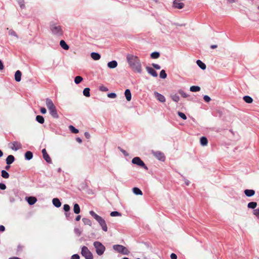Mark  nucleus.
Masks as SVG:
<instances>
[{
	"instance_id": "a878e982",
	"label": "nucleus",
	"mask_w": 259,
	"mask_h": 259,
	"mask_svg": "<svg viewBox=\"0 0 259 259\" xmlns=\"http://www.w3.org/2000/svg\"><path fill=\"white\" fill-rule=\"evenodd\" d=\"M243 100L245 102L248 104H250L253 102V99L249 96H244L243 97Z\"/></svg>"
},
{
	"instance_id": "bb28decb",
	"label": "nucleus",
	"mask_w": 259,
	"mask_h": 259,
	"mask_svg": "<svg viewBox=\"0 0 259 259\" xmlns=\"http://www.w3.org/2000/svg\"><path fill=\"white\" fill-rule=\"evenodd\" d=\"M73 211L75 214H79L80 212L79 205L77 203H75L73 205Z\"/></svg>"
},
{
	"instance_id": "20e7f679",
	"label": "nucleus",
	"mask_w": 259,
	"mask_h": 259,
	"mask_svg": "<svg viewBox=\"0 0 259 259\" xmlns=\"http://www.w3.org/2000/svg\"><path fill=\"white\" fill-rule=\"evenodd\" d=\"M93 245L96 249V252L98 255H102L105 251V246L99 241H95Z\"/></svg>"
},
{
	"instance_id": "5701e85b",
	"label": "nucleus",
	"mask_w": 259,
	"mask_h": 259,
	"mask_svg": "<svg viewBox=\"0 0 259 259\" xmlns=\"http://www.w3.org/2000/svg\"><path fill=\"white\" fill-rule=\"evenodd\" d=\"M60 45L62 49L65 50H68L69 49V46L66 44L64 40H61L60 41Z\"/></svg>"
},
{
	"instance_id": "6e6d98bb",
	"label": "nucleus",
	"mask_w": 259,
	"mask_h": 259,
	"mask_svg": "<svg viewBox=\"0 0 259 259\" xmlns=\"http://www.w3.org/2000/svg\"><path fill=\"white\" fill-rule=\"evenodd\" d=\"M203 99L207 103H208L211 100V98L207 95H204L203 96Z\"/></svg>"
},
{
	"instance_id": "e433bc0d",
	"label": "nucleus",
	"mask_w": 259,
	"mask_h": 259,
	"mask_svg": "<svg viewBox=\"0 0 259 259\" xmlns=\"http://www.w3.org/2000/svg\"><path fill=\"white\" fill-rule=\"evenodd\" d=\"M1 176L4 179H8L10 175L6 170L3 169L1 171Z\"/></svg>"
},
{
	"instance_id": "473e14b6",
	"label": "nucleus",
	"mask_w": 259,
	"mask_h": 259,
	"mask_svg": "<svg viewBox=\"0 0 259 259\" xmlns=\"http://www.w3.org/2000/svg\"><path fill=\"white\" fill-rule=\"evenodd\" d=\"M257 206V203L256 202L252 201L250 202L247 204V207L249 208L254 209Z\"/></svg>"
},
{
	"instance_id": "c85d7f7f",
	"label": "nucleus",
	"mask_w": 259,
	"mask_h": 259,
	"mask_svg": "<svg viewBox=\"0 0 259 259\" xmlns=\"http://www.w3.org/2000/svg\"><path fill=\"white\" fill-rule=\"evenodd\" d=\"M35 119L36 121L39 123L42 124L45 122V118L41 115H37L36 116Z\"/></svg>"
},
{
	"instance_id": "dca6fc26",
	"label": "nucleus",
	"mask_w": 259,
	"mask_h": 259,
	"mask_svg": "<svg viewBox=\"0 0 259 259\" xmlns=\"http://www.w3.org/2000/svg\"><path fill=\"white\" fill-rule=\"evenodd\" d=\"M244 193L247 197H252L255 194V191L253 189H246Z\"/></svg>"
},
{
	"instance_id": "c9c22d12",
	"label": "nucleus",
	"mask_w": 259,
	"mask_h": 259,
	"mask_svg": "<svg viewBox=\"0 0 259 259\" xmlns=\"http://www.w3.org/2000/svg\"><path fill=\"white\" fill-rule=\"evenodd\" d=\"M82 221L85 225L91 226L92 225V223L89 219L84 218L82 219Z\"/></svg>"
},
{
	"instance_id": "2f4dec72",
	"label": "nucleus",
	"mask_w": 259,
	"mask_h": 259,
	"mask_svg": "<svg viewBox=\"0 0 259 259\" xmlns=\"http://www.w3.org/2000/svg\"><path fill=\"white\" fill-rule=\"evenodd\" d=\"M83 95L86 97H90V89L89 88L84 89L83 91Z\"/></svg>"
},
{
	"instance_id": "6ab92c4d",
	"label": "nucleus",
	"mask_w": 259,
	"mask_h": 259,
	"mask_svg": "<svg viewBox=\"0 0 259 259\" xmlns=\"http://www.w3.org/2000/svg\"><path fill=\"white\" fill-rule=\"evenodd\" d=\"M53 204L56 207L59 208L61 206V202L59 198H54L52 200Z\"/></svg>"
},
{
	"instance_id": "7c9ffc66",
	"label": "nucleus",
	"mask_w": 259,
	"mask_h": 259,
	"mask_svg": "<svg viewBox=\"0 0 259 259\" xmlns=\"http://www.w3.org/2000/svg\"><path fill=\"white\" fill-rule=\"evenodd\" d=\"M190 91L192 92H197L200 91V88L197 85H192L190 88Z\"/></svg>"
},
{
	"instance_id": "8fccbe9b",
	"label": "nucleus",
	"mask_w": 259,
	"mask_h": 259,
	"mask_svg": "<svg viewBox=\"0 0 259 259\" xmlns=\"http://www.w3.org/2000/svg\"><path fill=\"white\" fill-rule=\"evenodd\" d=\"M9 34L12 36H15L16 38H18V36L15 31L13 29H10L9 31Z\"/></svg>"
},
{
	"instance_id": "603ef678",
	"label": "nucleus",
	"mask_w": 259,
	"mask_h": 259,
	"mask_svg": "<svg viewBox=\"0 0 259 259\" xmlns=\"http://www.w3.org/2000/svg\"><path fill=\"white\" fill-rule=\"evenodd\" d=\"M117 95L114 93H110L107 94V97L109 98L114 99L116 97Z\"/></svg>"
},
{
	"instance_id": "c03bdc74",
	"label": "nucleus",
	"mask_w": 259,
	"mask_h": 259,
	"mask_svg": "<svg viewBox=\"0 0 259 259\" xmlns=\"http://www.w3.org/2000/svg\"><path fill=\"white\" fill-rule=\"evenodd\" d=\"M110 215L111 217H117V216H121V214L119 212L117 211H113L111 212Z\"/></svg>"
},
{
	"instance_id": "c756f323",
	"label": "nucleus",
	"mask_w": 259,
	"mask_h": 259,
	"mask_svg": "<svg viewBox=\"0 0 259 259\" xmlns=\"http://www.w3.org/2000/svg\"><path fill=\"white\" fill-rule=\"evenodd\" d=\"M200 144L202 146H206L208 143L207 139L205 137H202L200 140Z\"/></svg>"
},
{
	"instance_id": "6e6552de",
	"label": "nucleus",
	"mask_w": 259,
	"mask_h": 259,
	"mask_svg": "<svg viewBox=\"0 0 259 259\" xmlns=\"http://www.w3.org/2000/svg\"><path fill=\"white\" fill-rule=\"evenodd\" d=\"M152 154L154 156V157L157 158L158 160H160L161 161H164L165 159V157L164 155V153L159 151H152Z\"/></svg>"
},
{
	"instance_id": "f704fd0d",
	"label": "nucleus",
	"mask_w": 259,
	"mask_h": 259,
	"mask_svg": "<svg viewBox=\"0 0 259 259\" xmlns=\"http://www.w3.org/2000/svg\"><path fill=\"white\" fill-rule=\"evenodd\" d=\"M65 215L66 219L68 221H71L73 217V213H71L70 211L65 212Z\"/></svg>"
},
{
	"instance_id": "09e8293b",
	"label": "nucleus",
	"mask_w": 259,
	"mask_h": 259,
	"mask_svg": "<svg viewBox=\"0 0 259 259\" xmlns=\"http://www.w3.org/2000/svg\"><path fill=\"white\" fill-rule=\"evenodd\" d=\"M63 209L65 212L70 211V207L68 204H65L63 205Z\"/></svg>"
},
{
	"instance_id": "774afa93",
	"label": "nucleus",
	"mask_w": 259,
	"mask_h": 259,
	"mask_svg": "<svg viewBox=\"0 0 259 259\" xmlns=\"http://www.w3.org/2000/svg\"><path fill=\"white\" fill-rule=\"evenodd\" d=\"M184 180L185 181V183L187 186H188L190 184V181L187 179L184 178Z\"/></svg>"
},
{
	"instance_id": "338daca9",
	"label": "nucleus",
	"mask_w": 259,
	"mask_h": 259,
	"mask_svg": "<svg viewBox=\"0 0 259 259\" xmlns=\"http://www.w3.org/2000/svg\"><path fill=\"white\" fill-rule=\"evenodd\" d=\"M5 230V227L3 225H0V232H4Z\"/></svg>"
},
{
	"instance_id": "e2e57ef3",
	"label": "nucleus",
	"mask_w": 259,
	"mask_h": 259,
	"mask_svg": "<svg viewBox=\"0 0 259 259\" xmlns=\"http://www.w3.org/2000/svg\"><path fill=\"white\" fill-rule=\"evenodd\" d=\"M4 68V64L3 61L0 60V70H2Z\"/></svg>"
},
{
	"instance_id": "ea45409f",
	"label": "nucleus",
	"mask_w": 259,
	"mask_h": 259,
	"mask_svg": "<svg viewBox=\"0 0 259 259\" xmlns=\"http://www.w3.org/2000/svg\"><path fill=\"white\" fill-rule=\"evenodd\" d=\"M170 97L173 101L177 102V103L180 100L179 96L176 94H174V95H171Z\"/></svg>"
},
{
	"instance_id": "a211bd4d",
	"label": "nucleus",
	"mask_w": 259,
	"mask_h": 259,
	"mask_svg": "<svg viewBox=\"0 0 259 259\" xmlns=\"http://www.w3.org/2000/svg\"><path fill=\"white\" fill-rule=\"evenodd\" d=\"M15 161V157L12 155H9L6 159V162L7 165H10Z\"/></svg>"
},
{
	"instance_id": "0eeeda50",
	"label": "nucleus",
	"mask_w": 259,
	"mask_h": 259,
	"mask_svg": "<svg viewBox=\"0 0 259 259\" xmlns=\"http://www.w3.org/2000/svg\"><path fill=\"white\" fill-rule=\"evenodd\" d=\"M132 163L148 170V167L139 157H135L132 160Z\"/></svg>"
},
{
	"instance_id": "f3484780",
	"label": "nucleus",
	"mask_w": 259,
	"mask_h": 259,
	"mask_svg": "<svg viewBox=\"0 0 259 259\" xmlns=\"http://www.w3.org/2000/svg\"><path fill=\"white\" fill-rule=\"evenodd\" d=\"M118 63L116 60H112L107 63V66L110 69H114L117 66Z\"/></svg>"
},
{
	"instance_id": "9d476101",
	"label": "nucleus",
	"mask_w": 259,
	"mask_h": 259,
	"mask_svg": "<svg viewBox=\"0 0 259 259\" xmlns=\"http://www.w3.org/2000/svg\"><path fill=\"white\" fill-rule=\"evenodd\" d=\"M154 94L156 99L160 102L164 103L165 102V98L162 94L157 92H154Z\"/></svg>"
},
{
	"instance_id": "f03ea898",
	"label": "nucleus",
	"mask_w": 259,
	"mask_h": 259,
	"mask_svg": "<svg viewBox=\"0 0 259 259\" xmlns=\"http://www.w3.org/2000/svg\"><path fill=\"white\" fill-rule=\"evenodd\" d=\"M89 213L98 222L100 226L101 227L102 229L104 231L107 232L108 228L105 220L96 214L93 210L90 211Z\"/></svg>"
},
{
	"instance_id": "69168bd1",
	"label": "nucleus",
	"mask_w": 259,
	"mask_h": 259,
	"mask_svg": "<svg viewBox=\"0 0 259 259\" xmlns=\"http://www.w3.org/2000/svg\"><path fill=\"white\" fill-rule=\"evenodd\" d=\"M22 249H23V246L20 245H19L17 247V251H21L22 250Z\"/></svg>"
},
{
	"instance_id": "0e129e2a",
	"label": "nucleus",
	"mask_w": 259,
	"mask_h": 259,
	"mask_svg": "<svg viewBox=\"0 0 259 259\" xmlns=\"http://www.w3.org/2000/svg\"><path fill=\"white\" fill-rule=\"evenodd\" d=\"M84 136L87 139H89L91 137L90 134L88 132L84 133Z\"/></svg>"
},
{
	"instance_id": "680f3d73",
	"label": "nucleus",
	"mask_w": 259,
	"mask_h": 259,
	"mask_svg": "<svg viewBox=\"0 0 259 259\" xmlns=\"http://www.w3.org/2000/svg\"><path fill=\"white\" fill-rule=\"evenodd\" d=\"M170 257L171 259H177V255L174 253H171Z\"/></svg>"
},
{
	"instance_id": "4468645a",
	"label": "nucleus",
	"mask_w": 259,
	"mask_h": 259,
	"mask_svg": "<svg viewBox=\"0 0 259 259\" xmlns=\"http://www.w3.org/2000/svg\"><path fill=\"white\" fill-rule=\"evenodd\" d=\"M25 200L27 201L28 203L30 205H33L37 201L36 198L34 196L26 197Z\"/></svg>"
},
{
	"instance_id": "cd10ccee",
	"label": "nucleus",
	"mask_w": 259,
	"mask_h": 259,
	"mask_svg": "<svg viewBox=\"0 0 259 259\" xmlns=\"http://www.w3.org/2000/svg\"><path fill=\"white\" fill-rule=\"evenodd\" d=\"M133 193L137 195H142V191L138 187H134L133 189Z\"/></svg>"
},
{
	"instance_id": "4d7b16f0",
	"label": "nucleus",
	"mask_w": 259,
	"mask_h": 259,
	"mask_svg": "<svg viewBox=\"0 0 259 259\" xmlns=\"http://www.w3.org/2000/svg\"><path fill=\"white\" fill-rule=\"evenodd\" d=\"M152 66L157 70H159L161 68L160 66L157 64L152 63Z\"/></svg>"
},
{
	"instance_id": "39448f33",
	"label": "nucleus",
	"mask_w": 259,
	"mask_h": 259,
	"mask_svg": "<svg viewBox=\"0 0 259 259\" xmlns=\"http://www.w3.org/2000/svg\"><path fill=\"white\" fill-rule=\"evenodd\" d=\"M112 247L115 251L122 254L128 255L130 253L129 250L122 245H113Z\"/></svg>"
},
{
	"instance_id": "de8ad7c7",
	"label": "nucleus",
	"mask_w": 259,
	"mask_h": 259,
	"mask_svg": "<svg viewBox=\"0 0 259 259\" xmlns=\"http://www.w3.org/2000/svg\"><path fill=\"white\" fill-rule=\"evenodd\" d=\"M178 93L183 97V98H187L189 96V95L185 93L183 90H180L178 91Z\"/></svg>"
},
{
	"instance_id": "f8f14e48",
	"label": "nucleus",
	"mask_w": 259,
	"mask_h": 259,
	"mask_svg": "<svg viewBox=\"0 0 259 259\" xmlns=\"http://www.w3.org/2000/svg\"><path fill=\"white\" fill-rule=\"evenodd\" d=\"M146 69L148 73L153 77H157L158 74L154 68L149 66H146Z\"/></svg>"
},
{
	"instance_id": "2eb2a0df",
	"label": "nucleus",
	"mask_w": 259,
	"mask_h": 259,
	"mask_svg": "<svg viewBox=\"0 0 259 259\" xmlns=\"http://www.w3.org/2000/svg\"><path fill=\"white\" fill-rule=\"evenodd\" d=\"M46 105L48 109H49L50 108H52L53 107L55 106L54 105L52 100L49 98H48L46 99Z\"/></svg>"
},
{
	"instance_id": "052dcab7",
	"label": "nucleus",
	"mask_w": 259,
	"mask_h": 259,
	"mask_svg": "<svg viewBox=\"0 0 259 259\" xmlns=\"http://www.w3.org/2000/svg\"><path fill=\"white\" fill-rule=\"evenodd\" d=\"M40 111L43 114H45L47 113V110L45 107H41L40 109Z\"/></svg>"
},
{
	"instance_id": "aec40b11",
	"label": "nucleus",
	"mask_w": 259,
	"mask_h": 259,
	"mask_svg": "<svg viewBox=\"0 0 259 259\" xmlns=\"http://www.w3.org/2000/svg\"><path fill=\"white\" fill-rule=\"evenodd\" d=\"M124 96L127 101H130L132 99V94L130 89H126L124 91Z\"/></svg>"
},
{
	"instance_id": "a19ab883",
	"label": "nucleus",
	"mask_w": 259,
	"mask_h": 259,
	"mask_svg": "<svg viewBox=\"0 0 259 259\" xmlns=\"http://www.w3.org/2000/svg\"><path fill=\"white\" fill-rule=\"evenodd\" d=\"M83 80V78L80 76H77L74 78V82L76 84L80 83Z\"/></svg>"
},
{
	"instance_id": "bf43d9fd",
	"label": "nucleus",
	"mask_w": 259,
	"mask_h": 259,
	"mask_svg": "<svg viewBox=\"0 0 259 259\" xmlns=\"http://www.w3.org/2000/svg\"><path fill=\"white\" fill-rule=\"evenodd\" d=\"M6 189V185L3 183H0V189L4 190Z\"/></svg>"
},
{
	"instance_id": "79ce46f5",
	"label": "nucleus",
	"mask_w": 259,
	"mask_h": 259,
	"mask_svg": "<svg viewBox=\"0 0 259 259\" xmlns=\"http://www.w3.org/2000/svg\"><path fill=\"white\" fill-rule=\"evenodd\" d=\"M159 77L162 79H165L167 77V74L164 70H162L159 74Z\"/></svg>"
},
{
	"instance_id": "4c0bfd02",
	"label": "nucleus",
	"mask_w": 259,
	"mask_h": 259,
	"mask_svg": "<svg viewBox=\"0 0 259 259\" xmlns=\"http://www.w3.org/2000/svg\"><path fill=\"white\" fill-rule=\"evenodd\" d=\"M69 129L73 134H77L79 132L78 130L74 126L72 125L69 126Z\"/></svg>"
},
{
	"instance_id": "412c9836",
	"label": "nucleus",
	"mask_w": 259,
	"mask_h": 259,
	"mask_svg": "<svg viewBox=\"0 0 259 259\" xmlns=\"http://www.w3.org/2000/svg\"><path fill=\"white\" fill-rule=\"evenodd\" d=\"M91 58L95 61L99 60L101 58V55L97 52H92L91 53Z\"/></svg>"
},
{
	"instance_id": "1a4fd4ad",
	"label": "nucleus",
	"mask_w": 259,
	"mask_h": 259,
	"mask_svg": "<svg viewBox=\"0 0 259 259\" xmlns=\"http://www.w3.org/2000/svg\"><path fill=\"white\" fill-rule=\"evenodd\" d=\"M12 146L10 147L11 149L14 151H17L22 148V145L20 143L17 141H14L11 143Z\"/></svg>"
},
{
	"instance_id": "4be33fe9",
	"label": "nucleus",
	"mask_w": 259,
	"mask_h": 259,
	"mask_svg": "<svg viewBox=\"0 0 259 259\" xmlns=\"http://www.w3.org/2000/svg\"><path fill=\"white\" fill-rule=\"evenodd\" d=\"M22 73L20 70H17L15 73V79L17 82H19L21 79Z\"/></svg>"
},
{
	"instance_id": "a18cd8bd",
	"label": "nucleus",
	"mask_w": 259,
	"mask_h": 259,
	"mask_svg": "<svg viewBox=\"0 0 259 259\" xmlns=\"http://www.w3.org/2000/svg\"><path fill=\"white\" fill-rule=\"evenodd\" d=\"M74 233L77 236H80V235H81V234L82 233V231L80 229H79V228H74Z\"/></svg>"
},
{
	"instance_id": "58836bf2",
	"label": "nucleus",
	"mask_w": 259,
	"mask_h": 259,
	"mask_svg": "<svg viewBox=\"0 0 259 259\" xmlns=\"http://www.w3.org/2000/svg\"><path fill=\"white\" fill-rule=\"evenodd\" d=\"M44 159L46 160V161L48 163H52V160L49 156V155L47 153L44 155H42Z\"/></svg>"
},
{
	"instance_id": "49530a36",
	"label": "nucleus",
	"mask_w": 259,
	"mask_h": 259,
	"mask_svg": "<svg viewBox=\"0 0 259 259\" xmlns=\"http://www.w3.org/2000/svg\"><path fill=\"white\" fill-rule=\"evenodd\" d=\"M178 114L183 119L186 120L187 119V116H186V115H185V113H183L182 112L179 111L178 112Z\"/></svg>"
},
{
	"instance_id": "b1692460",
	"label": "nucleus",
	"mask_w": 259,
	"mask_h": 259,
	"mask_svg": "<svg viewBox=\"0 0 259 259\" xmlns=\"http://www.w3.org/2000/svg\"><path fill=\"white\" fill-rule=\"evenodd\" d=\"M25 159L27 160H31L33 157V153L30 151H28L25 153Z\"/></svg>"
},
{
	"instance_id": "7ed1b4c3",
	"label": "nucleus",
	"mask_w": 259,
	"mask_h": 259,
	"mask_svg": "<svg viewBox=\"0 0 259 259\" xmlns=\"http://www.w3.org/2000/svg\"><path fill=\"white\" fill-rule=\"evenodd\" d=\"M50 28L52 33L54 35L60 36L62 35L63 34V31L61 26L54 22H51L50 23Z\"/></svg>"
},
{
	"instance_id": "423d86ee",
	"label": "nucleus",
	"mask_w": 259,
	"mask_h": 259,
	"mask_svg": "<svg viewBox=\"0 0 259 259\" xmlns=\"http://www.w3.org/2000/svg\"><path fill=\"white\" fill-rule=\"evenodd\" d=\"M81 254L85 259H93V255L89 248L83 246L81 248Z\"/></svg>"
},
{
	"instance_id": "3c124183",
	"label": "nucleus",
	"mask_w": 259,
	"mask_h": 259,
	"mask_svg": "<svg viewBox=\"0 0 259 259\" xmlns=\"http://www.w3.org/2000/svg\"><path fill=\"white\" fill-rule=\"evenodd\" d=\"M117 148L122 152V153L125 156H128L129 155L128 153L124 150L122 149L120 147H118Z\"/></svg>"
},
{
	"instance_id": "f257e3e1",
	"label": "nucleus",
	"mask_w": 259,
	"mask_h": 259,
	"mask_svg": "<svg viewBox=\"0 0 259 259\" xmlns=\"http://www.w3.org/2000/svg\"><path fill=\"white\" fill-rule=\"evenodd\" d=\"M126 60L131 68L139 73L142 72V66L139 58L132 54L126 55Z\"/></svg>"
},
{
	"instance_id": "37998d69",
	"label": "nucleus",
	"mask_w": 259,
	"mask_h": 259,
	"mask_svg": "<svg viewBox=\"0 0 259 259\" xmlns=\"http://www.w3.org/2000/svg\"><path fill=\"white\" fill-rule=\"evenodd\" d=\"M17 2H18V4L19 5L20 7L22 9H23L25 8V6L24 0H17Z\"/></svg>"
},
{
	"instance_id": "ddd939ff",
	"label": "nucleus",
	"mask_w": 259,
	"mask_h": 259,
	"mask_svg": "<svg viewBox=\"0 0 259 259\" xmlns=\"http://www.w3.org/2000/svg\"><path fill=\"white\" fill-rule=\"evenodd\" d=\"M50 115L55 118H58L59 115L57 113L56 107L49 109Z\"/></svg>"
},
{
	"instance_id": "5fc2aeb1",
	"label": "nucleus",
	"mask_w": 259,
	"mask_h": 259,
	"mask_svg": "<svg viewBox=\"0 0 259 259\" xmlns=\"http://www.w3.org/2000/svg\"><path fill=\"white\" fill-rule=\"evenodd\" d=\"M99 90L102 92H107L108 91V89L104 85H100L99 87Z\"/></svg>"
},
{
	"instance_id": "9b49d317",
	"label": "nucleus",
	"mask_w": 259,
	"mask_h": 259,
	"mask_svg": "<svg viewBox=\"0 0 259 259\" xmlns=\"http://www.w3.org/2000/svg\"><path fill=\"white\" fill-rule=\"evenodd\" d=\"M173 7L175 8L181 9L184 8V4L181 2L180 0H175L173 2Z\"/></svg>"
},
{
	"instance_id": "393cba45",
	"label": "nucleus",
	"mask_w": 259,
	"mask_h": 259,
	"mask_svg": "<svg viewBox=\"0 0 259 259\" xmlns=\"http://www.w3.org/2000/svg\"><path fill=\"white\" fill-rule=\"evenodd\" d=\"M197 65L202 70H205L206 68V65L202 62L200 60H197L196 61Z\"/></svg>"
},
{
	"instance_id": "13d9d810",
	"label": "nucleus",
	"mask_w": 259,
	"mask_h": 259,
	"mask_svg": "<svg viewBox=\"0 0 259 259\" xmlns=\"http://www.w3.org/2000/svg\"><path fill=\"white\" fill-rule=\"evenodd\" d=\"M71 259H80V256L78 254H74L71 256Z\"/></svg>"
},
{
	"instance_id": "72a5a7b5",
	"label": "nucleus",
	"mask_w": 259,
	"mask_h": 259,
	"mask_svg": "<svg viewBox=\"0 0 259 259\" xmlns=\"http://www.w3.org/2000/svg\"><path fill=\"white\" fill-rule=\"evenodd\" d=\"M160 56V53L158 52H153L150 54V57L152 59H157Z\"/></svg>"
},
{
	"instance_id": "864d4df0",
	"label": "nucleus",
	"mask_w": 259,
	"mask_h": 259,
	"mask_svg": "<svg viewBox=\"0 0 259 259\" xmlns=\"http://www.w3.org/2000/svg\"><path fill=\"white\" fill-rule=\"evenodd\" d=\"M253 213L259 219V208L254 209Z\"/></svg>"
}]
</instances>
